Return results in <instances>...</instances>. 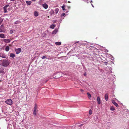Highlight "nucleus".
Masks as SVG:
<instances>
[{
	"instance_id": "1",
	"label": "nucleus",
	"mask_w": 129,
	"mask_h": 129,
	"mask_svg": "<svg viewBox=\"0 0 129 129\" xmlns=\"http://www.w3.org/2000/svg\"><path fill=\"white\" fill-rule=\"evenodd\" d=\"M9 64V62L6 59L4 60H3L2 66L4 67L7 66Z\"/></svg>"
},
{
	"instance_id": "2",
	"label": "nucleus",
	"mask_w": 129,
	"mask_h": 129,
	"mask_svg": "<svg viewBox=\"0 0 129 129\" xmlns=\"http://www.w3.org/2000/svg\"><path fill=\"white\" fill-rule=\"evenodd\" d=\"M5 102L8 105H11L12 104L13 101L11 99H8Z\"/></svg>"
},
{
	"instance_id": "3",
	"label": "nucleus",
	"mask_w": 129,
	"mask_h": 129,
	"mask_svg": "<svg viewBox=\"0 0 129 129\" xmlns=\"http://www.w3.org/2000/svg\"><path fill=\"white\" fill-rule=\"evenodd\" d=\"M38 110H37V106L36 105H35L34 107V110L33 112V114L35 115H36V113L37 111Z\"/></svg>"
},
{
	"instance_id": "4",
	"label": "nucleus",
	"mask_w": 129,
	"mask_h": 129,
	"mask_svg": "<svg viewBox=\"0 0 129 129\" xmlns=\"http://www.w3.org/2000/svg\"><path fill=\"white\" fill-rule=\"evenodd\" d=\"M15 51L16 54H18L21 52V49L20 48H18L17 49H16Z\"/></svg>"
},
{
	"instance_id": "5",
	"label": "nucleus",
	"mask_w": 129,
	"mask_h": 129,
	"mask_svg": "<svg viewBox=\"0 0 129 129\" xmlns=\"http://www.w3.org/2000/svg\"><path fill=\"white\" fill-rule=\"evenodd\" d=\"M8 5H7L3 7V9L4 10V13H7V8L9 6Z\"/></svg>"
},
{
	"instance_id": "6",
	"label": "nucleus",
	"mask_w": 129,
	"mask_h": 129,
	"mask_svg": "<svg viewBox=\"0 0 129 129\" xmlns=\"http://www.w3.org/2000/svg\"><path fill=\"white\" fill-rule=\"evenodd\" d=\"M112 102L113 104L117 107H118L119 106L118 104L114 100H112Z\"/></svg>"
},
{
	"instance_id": "7",
	"label": "nucleus",
	"mask_w": 129,
	"mask_h": 129,
	"mask_svg": "<svg viewBox=\"0 0 129 129\" xmlns=\"http://www.w3.org/2000/svg\"><path fill=\"white\" fill-rule=\"evenodd\" d=\"M7 56L2 53L0 52V57L4 58H6Z\"/></svg>"
},
{
	"instance_id": "8",
	"label": "nucleus",
	"mask_w": 129,
	"mask_h": 129,
	"mask_svg": "<svg viewBox=\"0 0 129 129\" xmlns=\"http://www.w3.org/2000/svg\"><path fill=\"white\" fill-rule=\"evenodd\" d=\"M3 42L6 43H9L10 42V40L8 39H5L3 40Z\"/></svg>"
},
{
	"instance_id": "9",
	"label": "nucleus",
	"mask_w": 129,
	"mask_h": 129,
	"mask_svg": "<svg viewBox=\"0 0 129 129\" xmlns=\"http://www.w3.org/2000/svg\"><path fill=\"white\" fill-rule=\"evenodd\" d=\"M42 6L45 9H47L48 7V5L46 3H44L43 4Z\"/></svg>"
},
{
	"instance_id": "10",
	"label": "nucleus",
	"mask_w": 129,
	"mask_h": 129,
	"mask_svg": "<svg viewBox=\"0 0 129 129\" xmlns=\"http://www.w3.org/2000/svg\"><path fill=\"white\" fill-rule=\"evenodd\" d=\"M97 100L98 102V104H100L101 103L100 99L99 96H98L97 97Z\"/></svg>"
},
{
	"instance_id": "11",
	"label": "nucleus",
	"mask_w": 129,
	"mask_h": 129,
	"mask_svg": "<svg viewBox=\"0 0 129 129\" xmlns=\"http://www.w3.org/2000/svg\"><path fill=\"white\" fill-rule=\"evenodd\" d=\"M58 29H55L52 32V34H55L58 31Z\"/></svg>"
},
{
	"instance_id": "12",
	"label": "nucleus",
	"mask_w": 129,
	"mask_h": 129,
	"mask_svg": "<svg viewBox=\"0 0 129 129\" xmlns=\"http://www.w3.org/2000/svg\"><path fill=\"white\" fill-rule=\"evenodd\" d=\"M0 38H5V35L3 34H0Z\"/></svg>"
},
{
	"instance_id": "13",
	"label": "nucleus",
	"mask_w": 129,
	"mask_h": 129,
	"mask_svg": "<svg viewBox=\"0 0 129 129\" xmlns=\"http://www.w3.org/2000/svg\"><path fill=\"white\" fill-rule=\"evenodd\" d=\"M9 49L10 47L9 46H6L5 49V51L7 52H8L9 50Z\"/></svg>"
},
{
	"instance_id": "14",
	"label": "nucleus",
	"mask_w": 129,
	"mask_h": 129,
	"mask_svg": "<svg viewBox=\"0 0 129 129\" xmlns=\"http://www.w3.org/2000/svg\"><path fill=\"white\" fill-rule=\"evenodd\" d=\"M105 99L106 101H107L108 100V93L106 94L105 95Z\"/></svg>"
},
{
	"instance_id": "15",
	"label": "nucleus",
	"mask_w": 129,
	"mask_h": 129,
	"mask_svg": "<svg viewBox=\"0 0 129 129\" xmlns=\"http://www.w3.org/2000/svg\"><path fill=\"white\" fill-rule=\"evenodd\" d=\"M26 3L28 5H29L31 4L32 2L31 1H26Z\"/></svg>"
},
{
	"instance_id": "16",
	"label": "nucleus",
	"mask_w": 129,
	"mask_h": 129,
	"mask_svg": "<svg viewBox=\"0 0 129 129\" xmlns=\"http://www.w3.org/2000/svg\"><path fill=\"white\" fill-rule=\"evenodd\" d=\"M59 11V9L58 8H56L55 9L54 11L56 14H57Z\"/></svg>"
},
{
	"instance_id": "17",
	"label": "nucleus",
	"mask_w": 129,
	"mask_h": 129,
	"mask_svg": "<svg viewBox=\"0 0 129 129\" xmlns=\"http://www.w3.org/2000/svg\"><path fill=\"white\" fill-rule=\"evenodd\" d=\"M34 15L36 17L38 16L39 15V13L37 11H35L34 13Z\"/></svg>"
},
{
	"instance_id": "18",
	"label": "nucleus",
	"mask_w": 129,
	"mask_h": 129,
	"mask_svg": "<svg viewBox=\"0 0 129 129\" xmlns=\"http://www.w3.org/2000/svg\"><path fill=\"white\" fill-rule=\"evenodd\" d=\"M20 22V21L19 20H17L14 22V24H19Z\"/></svg>"
},
{
	"instance_id": "19",
	"label": "nucleus",
	"mask_w": 129,
	"mask_h": 129,
	"mask_svg": "<svg viewBox=\"0 0 129 129\" xmlns=\"http://www.w3.org/2000/svg\"><path fill=\"white\" fill-rule=\"evenodd\" d=\"M15 56V54L13 53H11L10 55V56L12 58H14Z\"/></svg>"
},
{
	"instance_id": "20",
	"label": "nucleus",
	"mask_w": 129,
	"mask_h": 129,
	"mask_svg": "<svg viewBox=\"0 0 129 129\" xmlns=\"http://www.w3.org/2000/svg\"><path fill=\"white\" fill-rule=\"evenodd\" d=\"M55 25L54 24H52L50 26V27L52 29H53L55 27Z\"/></svg>"
},
{
	"instance_id": "21",
	"label": "nucleus",
	"mask_w": 129,
	"mask_h": 129,
	"mask_svg": "<svg viewBox=\"0 0 129 129\" xmlns=\"http://www.w3.org/2000/svg\"><path fill=\"white\" fill-rule=\"evenodd\" d=\"M4 70L2 68H0V73H4Z\"/></svg>"
},
{
	"instance_id": "22",
	"label": "nucleus",
	"mask_w": 129,
	"mask_h": 129,
	"mask_svg": "<svg viewBox=\"0 0 129 129\" xmlns=\"http://www.w3.org/2000/svg\"><path fill=\"white\" fill-rule=\"evenodd\" d=\"M55 44L57 45H60L61 44V43L60 42H57L55 43Z\"/></svg>"
},
{
	"instance_id": "23",
	"label": "nucleus",
	"mask_w": 129,
	"mask_h": 129,
	"mask_svg": "<svg viewBox=\"0 0 129 129\" xmlns=\"http://www.w3.org/2000/svg\"><path fill=\"white\" fill-rule=\"evenodd\" d=\"M87 96L88 98L89 99L91 97V95L90 93H89V92H88L87 93Z\"/></svg>"
},
{
	"instance_id": "24",
	"label": "nucleus",
	"mask_w": 129,
	"mask_h": 129,
	"mask_svg": "<svg viewBox=\"0 0 129 129\" xmlns=\"http://www.w3.org/2000/svg\"><path fill=\"white\" fill-rule=\"evenodd\" d=\"M115 110L113 106H111L110 107V110L111 111H114Z\"/></svg>"
},
{
	"instance_id": "25",
	"label": "nucleus",
	"mask_w": 129,
	"mask_h": 129,
	"mask_svg": "<svg viewBox=\"0 0 129 129\" xmlns=\"http://www.w3.org/2000/svg\"><path fill=\"white\" fill-rule=\"evenodd\" d=\"M3 21V19L2 18H0V25L2 22Z\"/></svg>"
},
{
	"instance_id": "26",
	"label": "nucleus",
	"mask_w": 129,
	"mask_h": 129,
	"mask_svg": "<svg viewBox=\"0 0 129 129\" xmlns=\"http://www.w3.org/2000/svg\"><path fill=\"white\" fill-rule=\"evenodd\" d=\"M63 10H64V5H63L62 7H61Z\"/></svg>"
},
{
	"instance_id": "27",
	"label": "nucleus",
	"mask_w": 129,
	"mask_h": 129,
	"mask_svg": "<svg viewBox=\"0 0 129 129\" xmlns=\"http://www.w3.org/2000/svg\"><path fill=\"white\" fill-rule=\"evenodd\" d=\"M89 113L90 115H91L92 114V110L91 109L89 110Z\"/></svg>"
},
{
	"instance_id": "28",
	"label": "nucleus",
	"mask_w": 129,
	"mask_h": 129,
	"mask_svg": "<svg viewBox=\"0 0 129 129\" xmlns=\"http://www.w3.org/2000/svg\"><path fill=\"white\" fill-rule=\"evenodd\" d=\"M50 12L52 14H53L54 13V11L52 9L51 10Z\"/></svg>"
},
{
	"instance_id": "29",
	"label": "nucleus",
	"mask_w": 129,
	"mask_h": 129,
	"mask_svg": "<svg viewBox=\"0 0 129 129\" xmlns=\"http://www.w3.org/2000/svg\"><path fill=\"white\" fill-rule=\"evenodd\" d=\"M3 64V61L2 60H0V65H2Z\"/></svg>"
},
{
	"instance_id": "30",
	"label": "nucleus",
	"mask_w": 129,
	"mask_h": 129,
	"mask_svg": "<svg viewBox=\"0 0 129 129\" xmlns=\"http://www.w3.org/2000/svg\"><path fill=\"white\" fill-rule=\"evenodd\" d=\"M64 15V13H63L61 14V17H62Z\"/></svg>"
},
{
	"instance_id": "31",
	"label": "nucleus",
	"mask_w": 129,
	"mask_h": 129,
	"mask_svg": "<svg viewBox=\"0 0 129 129\" xmlns=\"http://www.w3.org/2000/svg\"><path fill=\"white\" fill-rule=\"evenodd\" d=\"M46 58V57L45 56H43L42 57V59H45V58Z\"/></svg>"
},
{
	"instance_id": "32",
	"label": "nucleus",
	"mask_w": 129,
	"mask_h": 129,
	"mask_svg": "<svg viewBox=\"0 0 129 129\" xmlns=\"http://www.w3.org/2000/svg\"><path fill=\"white\" fill-rule=\"evenodd\" d=\"M80 91L82 92H83L84 91V90L82 89H80Z\"/></svg>"
},
{
	"instance_id": "33",
	"label": "nucleus",
	"mask_w": 129,
	"mask_h": 129,
	"mask_svg": "<svg viewBox=\"0 0 129 129\" xmlns=\"http://www.w3.org/2000/svg\"><path fill=\"white\" fill-rule=\"evenodd\" d=\"M3 25H1L0 26V30H2V27H3Z\"/></svg>"
},
{
	"instance_id": "34",
	"label": "nucleus",
	"mask_w": 129,
	"mask_h": 129,
	"mask_svg": "<svg viewBox=\"0 0 129 129\" xmlns=\"http://www.w3.org/2000/svg\"><path fill=\"white\" fill-rule=\"evenodd\" d=\"M59 77H56V76H55V77H53V78L54 79L55 78H59Z\"/></svg>"
},
{
	"instance_id": "35",
	"label": "nucleus",
	"mask_w": 129,
	"mask_h": 129,
	"mask_svg": "<svg viewBox=\"0 0 129 129\" xmlns=\"http://www.w3.org/2000/svg\"><path fill=\"white\" fill-rule=\"evenodd\" d=\"M53 23H55L56 20H53Z\"/></svg>"
},
{
	"instance_id": "36",
	"label": "nucleus",
	"mask_w": 129,
	"mask_h": 129,
	"mask_svg": "<svg viewBox=\"0 0 129 129\" xmlns=\"http://www.w3.org/2000/svg\"><path fill=\"white\" fill-rule=\"evenodd\" d=\"M86 72H85L84 74V75L85 76H86Z\"/></svg>"
},
{
	"instance_id": "37",
	"label": "nucleus",
	"mask_w": 129,
	"mask_h": 129,
	"mask_svg": "<svg viewBox=\"0 0 129 129\" xmlns=\"http://www.w3.org/2000/svg\"><path fill=\"white\" fill-rule=\"evenodd\" d=\"M3 32V31L2 30H0V32Z\"/></svg>"
},
{
	"instance_id": "38",
	"label": "nucleus",
	"mask_w": 129,
	"mask_h": 129,
	"mask_svg": "<svg viewBox=\"0 0 129 129\" xmlns=\"http://www.w3.org/2000/svg\"><path fill=\"white\" fill-rule=\"evenodd\" d=\"M105 64H106V65H107V62H105Z\"/></svg>"
},
{
	"instance_id": "39",
	"label": "nucleus",
	"mask_w": 129,
	"mask_h": 129,
	"mask_svg": "<svg viewBox=\"0 0 129 129\" xmlns=\"http://www.w3.org/2000/svg\"><path fill=\"white\" fill-rule=\"evenodd\" d=\"M105 64H106V65H107V62H105Z\"/></svg>"
},
{
	"instance_id": "40",
	"label": "nucleus",
	"mask_w": 129,
	"mask_h": 129,
	"mask_svg": "<svg viewBox=\"0 0 129 129\" xmlns=\"http://www.w3.org/2000/svg\"><path fill=\"white\" fill-rule=\"evenodd\" d=\"M68 3H71V2H70V1H68Z\"/></svg>"
},
{
	"instance_id": "41",
	"label": "nucleus",
	"mask_w": 129,
	"mask_h": 129,
	"mask_svg": "<svg viewBox=\"0 0 129 129\" xmlns=\"http://www.w3.org/2000/svg\"><path fill=\"white\" fill-rule=\"evenodd\" d=\"M31 1H33L34 2V1H36V0H31Z\"/></svg>"
},
{
	"instance_id": "42",
	"label": "nucleus",
	"mask_w": 129,
	"mask_h": 129,
	"mask_svg": "<svg viewBox=\"0 0 129 129\" xmlns=\"http://www.w3.org/2000/svg\"><path fill=\"white\" fill-rule=\"evenodd\" d=\"M15 0H10L11 1H14Z\"/></svg>"
},
{
	"instance_id": "43",
	"label": "nucleus",
	"mask_w": 129,
	"mask_h": 129,
	"mask_svg": "<svg viewBox=\"0 0 129 129\" xmlns=\"http://www.w3.org/2000/svg\"><path fill=\"white\" fill-rule=\"evenodd\" d=\"M68 8H70V7H68Z\"/></svg>"
},
{
	"instance_id": "44",
	"label": "nucleus",
	"mask_w": 129,
	"mask_h": 129,
	"mask_svg": "<svg viewBox=\"0 0 129 129\" xmlns=\"http://www.w3.org/2000/svg\"><path fill=\"white\" fill-rule=\"evenodd\" d=\"M92 5V6H93H93Z\"/></svg>"
}]
</instances>
